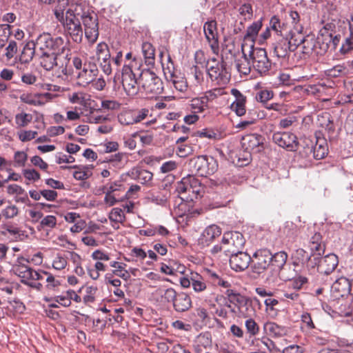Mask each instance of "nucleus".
Masks as SVG:
<instances>
[{
	"label": "nucleus",
	"mask_w": 353,
	"mask_h": 353,
	"mask_svg": "<svg viewBox=\"0 0 353 353\" xmlns=\"http://www.w3.org/2000/svg\"><path fill=\"white\" fill-rule=\"evenodd\" d=\"M56 18L61 21L72 39L81 43L83 39V30L79 19L84 26L85 36L88 41L94 43L99 37V23L97 15L88 10L85 11L80 4H68V0H59L54 10Z\"/></svg>",
	"instance_id": "obj_1"
},
{
	"label": "nucleus",
	"mask_w": 353,
	"mask_h": 353,
	"mask_svg": "<svg viewBox=\"0 0 353 353\" xmlns=\"http://www.w3.org/2000/svg\"><path fill=\"white\" fill-rule=\"evenodd\" d=\"M288 257V254L284 251L272 254L268 250H258L253 255L252 271L260 274L270 270L272 275H279L283 280L290 281L295 276V272H286L287 266L290 267V265L286 264Z\"/></svg>",
	"instance_id": "obj_2"
},
{
	"label": "nucleus",
	"mask_w": 353,
	"mask_h": 353,
	"mask_svg": "<svg viewBox=\"0 0 353 353\" xmlns=\"http://www.w3.org/2000/svg\"><path fill=\"white\" fill-rule=\"evenodd\" d=\"M32 41L37 54L63 50L65 41L61 37L53 38L49 33L43 32L39 34L34 41Z\"/></svg>",
	"instance_id": "obj_3"
},
{
	"label": "nucleus",
	"mask_w": 353,
	"mask_h": 353,
	"mask_svg": "<svg viewBox=\"0 0 353 353\" xmlns=\"http://www.w3.org/2000/svg\"><path fill=\"white\" fill-rule=\"evenodd\" d=\"M139 85L145 94H160L163 90L161 79L150 70H143L141 72Z\"/></svg>",
	"instance_id": "obj_4"
},
{
	"label": "nucleus",
	"mask_w": 353,
	"mask_h": 353,
	"mask_svg": "<svg viewBox=\"0 0 353 353\" xmlns=\"http://www.w3.org/2000/svg\"><path fill=\"white\" fill-rule=\"evenodd\" d=\"M225 66L226 63L223 61H219L215 58L208 61L207 72L212 81L220 85H225L229 82L230 75Z\"/></svg>",
	"instance_id": "obj_5"
},
{
	"label": "nucleus",
	"mask_w": 353,
	"mask_h": 353,
	"mask_svg": "<svg viewBox=\"0 0 353 353\" xmlns=\"http://www.w3.org/2000/svg\"><path fill=\"white\" fill-rule=\"evenodd\" d=\"M252 60L253 68L261 76L267 75L272 68V61L269 59L264 48L252 46L248 54Z\"/></svg>",
	"instance_id": "obj_6"
},
{
	"label": "nucleus",
	"mask_w": 353,
	"mask_h": 353,
	"mask_svg": "<svg viewBox=\"0 0 353 353\" xmlns=\"http://www.w3.org/2000/svg\"><path fill=\"white\" fill-rule=\"evenodd\" d=\"M197 174L208 176L213 174L218 169L217 161L211 156H199L190 161Z\"/></svg>",
	"instance_id": "obj_7"
},
{
	"label": "nucleus",
	"mask_w": 353,
	"mask_h": 353,
	"mask_svg": "<svg viewBox=\"0 0 353 353\" xmlns=\"http://www.w3.org/2000/svg\"><path fill=\"white\" fill-rule=\"evenodd\" d=\"M223 252L227 255H232L240 251L244 246L245 239L239 232H228L223 234L222 238Z\"/></svg>",
	"instance_id": "obj_8"
},
{
	"label": "nucleus",
	"mask_w": 353,
	"mask_h": 353,
	"mask_svg": "<svg viewBox=\"0 0 353 353\" xmlns=\"http://www.w3.org/2000/svg\"><path fill=\"white\" fill-rule=\"evenodd\" d=\"M122 85L126 94L130 97H134L141 88L139 81L128 65H124L122 70Z\"/></svg>",
	"instance_id": "obj_9"
},
{
	"label": "nucleus",
	"mask_w": 353,
	"mask_h": 353,
	"mask_svg": "<svg viewBox=\"0 0 353 353\" xmlns=\"http://www.w3.org/2000/svg\"><path fill=\"white\" fill-rule=\"evenodd\" d=\"M148 114L149 110L146 108L137 110H128L122 111L119 114L117 118L121 125H131L144 120Z\"/></svg>",
	"instance_id": "obj_10"
},
{
	"label": "nucleus",
	"mask_w": 353,
	"mask_h": 353,
	"mask_svg": "<svg viewBox=\"0 0 353 353\" xmlns=\"http://www.w3.org/2000/svg\"><path fill=\"white\" fill-rule=\"evenodd\" d=\"M96 55L103 72L107 75L110 74L112 73L111 54L108 46L104 42L98 43L96 48Z\"/></svg>",
	"instance_id": "obj_11"
},
{
	"label": "nucleus",
	"mask_w": 353,
	"mask_h": 353,
	"mask_svg": "<svg viewBox=\"0 0 353 353\" xmlns=\"http://www.w3.org/2000/svg\"><path fill=\"white\" fill-rule=\"evenodd\" d=\"M273 141L279 146L289 151H296L299 142L296 137L290 132H274L272 135Z\"/></svg>",
	"instance_id": "obj_12"
},
{
	"label": "nucleus",
	"mask_w": 353,
	"mask_h": 353,
	"mask_svg": "<svg viewBox=\"0 0 353 353\" xmlns=\"http://www.w3.org/2000/svg\"><path fill=\"white\" fill-rule=\"evenodd\" d=\"M203 32L212 52L217 54L219 50V46L216 21L215 20H211L205 22L203 25Z\"/></svg>",
	"instance_id": "obj_13"
},
{
	"label": "nucleus",
	"mask_w": 353,
	"mask_h": 353,
	"mask_svg": "<svg viewBox=\"0 0 353 353\" xmlns=\"http://www.w3.org/2000/svg\"><path fill=\"white\" fill-rule=\"evenodd\" d=\"M24 262L28 263L29 261L23 257L18 258L15 264L12 266V271L17 276L21 278V282L26 285L29 281H31L34 270Z\"/></svg>",
	"instance_id": "obj_14"
},
{
	"label": "nucleus",
	"mask_w": 353,
	"mask_h": 353,
	"mask_svg": "<svg viewBox=\"0 0 353 353\" xmlns=\"http://www.w3.org/2000/svg\"><path fill=\"white\" fill-rule=\"evenodd\" d=\"M163 72L166 80L172 83L176 90L181 92L187 90L188 82L185 78L181 74H177L174 68L171 69L170 66H168L166 68H163Z\"/></svg>",
	"instance_id": "obj_15"
},
{
	"label": "nucleus",
	"mask_w": 353,
	"mask_h": 353,
	"mask_svg": "<svg viewBox=\"0 0 353 353\" xmlns=\"http://www.w3.org/2000/svg\"><path fill=\"white\" fill-rule=\"evenodd\" d=\"M250 256L241 250L230 255V265L236 272H241L247 269L251 262Z\"/></svg>",
	"instance_id": "obj_16"
},
{
	"label": "nucleus",
	"mask_w": 353,
	"mask_h": 353,
	"mask_svg": "<svg viewBox=\"0 0 353 353\" xmlns=\"http://www.w3.org/2000/svg\"><path fill=\"white\" fill-rule=\"evenodd\" d=\"M216 97V94L214 91H208L205 95L201 97L192 99L190 102V110L192 113L198 114L203 112L208 108V103L210 101H212Z\"/></svg>",
	"instance_id": "obj_17"
},
{
	"label": "nucleus",
	"mask_w": 353,
	"mask_h": 353,
	"mask_svg": "<svg viewBox=\"0 0 353 353\" xmlns=\"http://www.w3.org/2000/svg\"><path fill=\"white\" fill-rule=\"evenodd\" d=\"M331 292L335 299L348 296L351 292L350 281L345 277H340L333 283Z\"/></svg>",
	"instance_id": "obj_18"
},
{
	"label": "nucleus",
	"mask_w": 353,
	"mask_h": 353,
	"mask_svg": "<svg viewBox=\"0 0 353 353\" xmlns=\"http://www.w3.org/2000/svg\"><path fill=\"white\" fill-rule=\"evenodd\" d=\"M339 263L338 256L334 254H329L321 258L318 262V272L321 274L328 275L337 267Z\"/></svg>",
	"instance_id": "obj_19"
},
{
	"label": "nucleus",
	"mask_w": 353,
	"mask_h": 353,
	"mask_svg": "<svg viewBox=\"0 0 353 353\" xmlns=\"http://www.w3.org/2000/svg\"><path fill=\"white\" fill-rule=\"evenodd\" d=\"M242 147L250 152H258L262 148V137L256 134H247L242 138Z\"/></svg>",
	"instance_id": "obj_20"
},
{
	"label": "nucleus",
	"mask_w": 353,
	"mask_h": 353,
	"mask_svg": "<svg viewBox=\"0 0 353 353\" xmlns=\"http://www.w3.org/2000/svg\"><path fill=\"white\" fill-rule=\"evenodd\" d=\"M221 234V229L216 225L208 226L199 239V244L203 247L208 246L212 241Z\"/></svg>",
	"instance_id": "obj_21"
},
{
	"label": "nucleus",
	"mask_w": 353,
	"mask_h": 353,
	"mask_svg": "<svg viewBox=\"0 0 353 353\" xmlns=\"http://www.w3.org/2000/svg\"><path fill=\"white\" fill-rule=\"evenodd\" d=\"M231 93L235 97V100L230 105L231 110L239 117L244 115L246 112V97L237 89H232Z\"/></svg>",
	"instance_id": "obj_22"
},
{
	"label": "nucleus",
	"mask_w": 353,
	"mask_h": 353,
	"mask_svg": "<svg viewBox=\"0 0 353 353\" xmlns=\"http://www.w3.org/2000/svg\"><path fill=\"white\" fill-rule=\"evenodd\" d=\"M56 60H57L56 67L61 71L64 74H68V65L70 62V49L68 48V42L65 41V46L63 50L59 51L55 50Z\"/></svg>",
	"instance_id": "obj_23"
},
{
	"label": "nucleus",
	"mask_w": 353,
	"mask_h": 353,
	"mask_svg": "<svg viewBox=\"0 0 353 353\" xmlns=\"http://www.w3.org/2000/svg\"><path fill=\"white\" fill-rule=\"evenodd\" d=\"M174 310L178 312L188 311L192 307L190 296L184 292L178 293L173 303Z\"/></svg>",
	"instance_id": "obj_24"
},
{
	"label": "nucleus",
	"mask_w": 353,
	"mask_h": 353,
	"mask_svg": "<svg viewBox=\"0 0 353 353\" xmlns=\"http://www.w3.org/2000/svg\"><path fill=\"white\" fill-rule=\"evenodd\" d=\"M274 54L278 58H285L290 50V43L288 38L282 37L272 43Z\"/></svg>",
	"instance_id": "obj_25"
},
{
	"label": "nucleus",
	"mask_w": 353,
	"mask_h": 353,
	"mask_svg": "<svg viewBox=\"0 0 353 353\" xmlns=\"http://www.w3.org/2000/svg\"><path fill=\"white\" fill-rule=\"evenodd\" d=\"M265 333L272 337H281L287 334L288 328L274 322L268 321L263 325Z\"/></svg>",
	"instance_id": "obj_26"
},
{
	"label": "nucleus",
	"mask_w": 353,
	"mask_h": 353,
	"mask_svg": "<svg viewBox=\"0 0 353 353\" xmlns=\"http://www.w3.org/2000/svg\"><path fill=\"white\" fill-rule=\"evenodd\" d=\"M128 175L133 179L137 180L142 184L147 183L152 181L153 174L152 172L138 167L132 168Z\"/></svg>",
	"instance_id": "obj_27"
},
{
	"label": "nucleus",
	"mask_w": 353,
	"mask_h": 353,
	"mask_svg": "<svg viewBox=\"0 0 353 353\" xmlns=\"http://www.w3.org/2000/svg\"><path fill=\"white\" fill-rule=\"evenodd\" d=\"M243 55L235 59V67L240 74L248 75L250 73L252 65L248 55L244 52V45L241 47Z\"/></svg>",
	"instance_id": "obj_28"
},
{
	"label": "nucleus",
	"mask_w": 353,
	"mask_h": 353,
	"mask_svg": "<svg viewBox=\"0 0 353 353\" xmlns=\"http://www.w3.org/2000/svg\"><path fill=\"white\" fill-rule=\"evenodd\" d=\"M98 70L94 65L84 64L82 71L78 74V77L81 79L83 83L88 84L93 82L97 75Z\"/></svg>",
	"instance_id": "obj_29"
},
{
	"label": "nucleus",
	"mask_w": 353,
	"mask_h": 353,
	"mask_svg": "<svg viewBox=\"0 0 353 353\" xmlns=\"http://www.w3.org/2000/svg\"><path fill=\"white\" fill-rule=\"evenodd\" d=\"M55 53L56 52L54 51L37 54V57L39 59L41 67H43L46 70L49 71L56 67L57 60H56Z\"/></svg>",
	"instance_id": "obj_30"
},
{
	"label": "nucleus",
	"mask_w": 353,
	"mask_h": 353,
	"mask_svg": "<svg viewBox=\"0 0 353 353\" xmlns=\"http://www.w3.org/2000/svg\"><path fill=\"white\" fill-rule=\"evenodd\" d=\"M328 148L324 139L317 138L316 143L313 148L314 157L316 159H322L327 154Z\"/></svg>",
	"instance_id": "obj_31"
},
{
	"label": "nucleus",
	"mask_w": 353,
	"mask_h": 353,
	"mask_svg": "<svg viewBox=\"0 0 353 353\" xmlns=\"http://www.w3.org/2000/svg\"><path fill=\"white\" fill-rule=\"evenodd\" d=\"M110 266L114 269L112 270L113 275L117 276L125 281H128L130 278V272L125 269L126 264L118 261H111Z\"/></svg>",
	"instance_id": "obj_32"
},
{
	"label": "nucleus",
	"mask_w": 353,
	"mask_h": 353,
	"mask_svg": "<svg viewBox=\"0 0 353 353\" xmlns=\"http://www.w3.org/2000/svg\"><path fill=\"white\" fill-rule=\"evenodd\" d=\"M57 219L53 215H47L39 221L37 229L38 231L50 230L57 225Z\"/></svg>",
	"instance_id": "obj_33"
},
{
	"label": "nucleus",
	"mask_w": 353,
	"mask_h": 353,
	"mask_svg": "<svg viewBox=\"0 0 353 353\" xmlns=\"http://www.w3.org/2000/svg\"><path fill=\"white\" fill-rule=\"evenodd\" d=\"M225 294L228 297L229 301L231 303L235 304L237 306L238 310L243 305H245L246 302L249 301L245 296L240 294L239 293L235 292L232 290H228Z\"/></svg>",
	"instance_id": "obj_34"
},
{
	"label": "nucleus",
	"mask_w": 353,
	"mask_h": 353,
	"mask_svg": "<svg viewBox=\"0 0 353 353\" xmlns=\"http://www.w3.org/2000/svg\"><path fill=\"white\" fill-rule=\"evenodd\" d=\"M154 48L150 43L144 42L142 44V53L146 65H153L154 64Z\"/></svg>",
	"instance_id": "obj_35"
},
{
	"label": "nucleus",
	"mask_w": 353,
	"mask_h": 353,
	"mask_svg": "<svg viewBox=\"0 0 353 353\" xmlns=\"http://www.w3.org/2000/svg\"><path fill=\"white\" fill-rule=\"evenodd\" d=\"M34 55L37 56V50L32 41H30L23 48L20 57V61L25 63H29Z\"/></svg>",
	"instance_id": "obj_36"
},
{
	"label": "nucleus",
	"mask_w": 353,
	"mask_h": 353,
	"mask_svg": "<svg viewBox=\"0 0 353 353\" xmlns=\"http://www.w3.org/2000/svg\"><path fill=\"white\" fill-rule=\"evenodd\" d=\"M350 35L345 39V43L342 45L341 51L347 53L353 50V14L349 19Z\"/></svg>",
	"instance_id": "obj_37"
},
{
	"label": "nucleus",
	"mask_w": 353,
	"mask_h": 353,
	"mask_svg": "<svg viewBox=\"0 0 353 353\" xmlns=\"http://www.w3.org/2000/svg\"><path fill=\"white\" fill-rule=\"evenodd\" d=\"M185 183H186V186L189 188V193L192 192V194H199L201 192V183L198 179H196L193 176H188L185 177Z\"/></svg>",
	"instance_id": "obj_38"
},
{
	"label": "nucleus",
	"mask_w": 353,
	"mask_h": 353,
	"mask_svg": "<svg viewBox=\"0 0 353 353\" xmlns=\"http://www.w3.org/2000/svg\"><path fill=\"white\" fill-rule=\"evenodd\" d=\"M157 293L161 295L163 301L168 303H174L178 293L172 288L168 289L159 288L157 290Z\"/></svg>",
	"instance_id": "obj_39"
},
{
	"label": "nucleus",
	"mask_w": 353,
	"mask_h": 353,
	"mask_svg": "<svg viewBox=\"0 0 353 353\" xmlns=\"http://www.w3.org/2000/svg\"><path fill=\"white\" fill-rule=\"evenodd\" d=\"M208 276L214 285L221 286L224 288H229L231 287V284L229 281L224 280L215 272L209 271L208 272Z\"/></svg>",
	"instance_id": "obj_40"
},
{
	"label": "nucleus",
	"mask_w": 353,
	"mask_h": 353,
	"mask_svg": "<svg viewBox=\"0 0 353 353\" xmlns=\"http://www.w3.org/2000/svg\"><path fill=\"white\" fill-rule=\"evenodd\" d=\"M311 255L309 254L305 250L302 248L297 249L293 254L294 259V265H298L299 263H305L311 259Z\"/></svg>",
	"instance_id": "obj_41"
},
{
	"label": "nucleus",
	"mask_w": 353,
	"mask_h": 353,
	"mask_svg": "<svg viewBox=\"0 0 353 353\" xmlns=\"http://www.w3.org/2000/svg\"><path fill=\"white\" fill-rule=\"evenodd\" d=\"M192 286L196 292H203L206 289L203 279L198 274H192Z\"/></svg>",
	"instance_id": "obj_42"
},
{
	"label": "nucleus",
	"mask_w": 353,
	"mask_h": 353,
	"mask_svg": "<svg viewBox=\"0 0 353 353\" xmlns=\"http://www.w3.org/2000/svg\"><path fill=\"white\" fill-rule=\"evenodd\" d=\"M303 27L300 26V28H296L298 31L297 35H292L291 38L288 39L289 43H290V50L294 51L299 46H301V43L304 41V37L300 33L302 30Z\"/></svg>",
	"instance_id": "obj_43"
},
{
	"label": "nucleus",
	"mask_w": 353,
	"mask_h": 353,
	"mask_svg": "<svg viewBox=\"0 0 353 353\" xmlns=\"http://www.w3.org/2000/svg\"><path fill=\"white\" fill-rule=\"evenodd\" d=\"M347 73L348 69L344 65H337L326 70L327 75L331 77L344 76Z\"/></svg>",
	"instance_id": "obj_44"
},
{
	"label": "nucleus",
	"mask_w": 353,
	"mask_h": 353,
	"mask_svg": "<svg viewBox=\"0 0 353 353\" xmlns=\"http://www.w3.org/2000/svg\"><path fill=\"white\" fill-rule=\"evenodd\" d=\"M261 27V21H257L252 23L249 27H248L245 37L250 38L253 40L257 36Z\"/></svg>",
	"instance_id": "obj_45"
},
{
	"label": "nucleus",
	"mask_w": 353,
	"mask_h": 353,
	"mask_svg": "<svg viewBox=\"0 0 353 353\" xmlns=\"http://www.w3.org/2000/svg\"><path fill=\"white\" fill-rule=\"evenodd\" d=\"M17 52V45L14 41H10L8 46L5 48V53L2 55L6 61H10Z\"/></svg>",
	"instance_id": "obj_46"
},
{
	"label": "nucleus",
	"mask_w": 353,
	"mask_h": 353,
	"mask_svg": "<svg viewBox=\"0 0 353 353\" xmlns=\"http://www.w3.org/2000/svg\"><path fill=\"white\" fill-rule=\"evenodd\" d=\"M109 219L111 221L122 223L124 222L125 216L122 209L114 208L111 210L109 214Z\"/></svg>",
	"instance_id": "obj_47"
},
{
	"label": "nucleus",
	"mask_w": 353,
	"mask_h": 353,
	"mask_svg": "<svg viewBox=\"0 0 353 353\" xmlns=\"http://www.w3.org/2000/svg\"><path fill=\"white\" fill-rule=\"evenodd\" d=\"M310 248L311 251L310 255L314 257V260H316L319 256L323 254L325 250V246L323 243H310Z\"/></svg>",
	"instance_id": "obj_48"
},
{
	"label": "nucleus",
	"mask_w": 353,
	"mask_h": 353,
	"mask_svg": "<svg viewBox=\"0 0 353 353\" xmlns=\"http://www.w3.org/2000/svg\"><path fill=\"white\" fill-rule=\"evenodd\" d=\"M32 116L30 114L21 112L16 114L15 122L19 127H26L32 121Z\"/></svg>",
	"instance_id": "obj_49"
},
{
	"label": "nucleus",
	"mask_w": 353,
	"mask_h": 353,
	"mask_svg": "<svg viewBox=\"0 0 353 353\" xmlns=\"http://www.w3.org/2000/svg\"><path fill=\"white\" fill-rule=\"evenodd\" d=\"M245 326L248 333L252 336L257 335L259 332L258 324L252 318H249L245 321Z\"/></svg>",
	"instance_id": "obj_50"
},
{
	"label": "nucleus",
	"mask_w": 353,
	"mask_h": 353,
	"mask_svg": "<svg viewBox=\"0 0 353 353\" xmlns=\"http://www.w3.org/2000/svg\"><path fill=\"white\" fill-rule=\"evenodd\" d=\"M197 343L204 348L211 347L212 343L211 334L209 332L201 333L197 336Z\"/></svg>",
	"instance_id": "obj_51"
},
{
	"label": "nucleus",
	"mask_w": 353,
	"mask_h": 353,
	"mask_svg": "<svg viewBox=\"0 0 353 353\" xmlns=\"http://www.w3.org/2000/svg\"><path fill=\"white\" fill-rule=\"evenodd\" d=\"M28 159L27 154L23 151H17L14 155V166L23 167L25 165Z\"/></svg>",
	"instance_id": "obj_52"
},
{
	"label": "nucleus",
	"mask_w": 353,
	"mask_h": 353,
	"mask_svg": "<svg viewBox=\"0 0 353 353\" xmlns=\"http://www.w3.org/2000/svg\"><path fill=\"white\" fill-rule=\"evenodd\" d=\"M239 12L243 19L246 21L251 19L253 14L252 8L250 3H244L239 8Z\"/></svg>",
	"instance_id": "obj_53"
},
{
	"label": "nucleus",
	"mask_w": 353,
	"mask_h": 353,
	"mask_svg": "<svg viewBox=\"0 0 353 353\" xmlns=\"http://www.w3.org/2000/svg\"><path fill=\"white\" fill-rule=\"evenodd\" d=\"M19 214V209L14 205H10L2 210L1 215L6 219H13Z\"/></svg>",
	"instance_id": "obj_54"
},
{
	"label": "nucleus",
	"mask_w": 353,
	"mask_h": 353,
	"mask_svg": "<svg viewBox=\"0 0 353 353\" xmlns=\"http://www.w3.org/2000/svg\"><path fill=\"white\" fill-rule=\"evenodd\" d=\"M20 99L23 103L29 105H38L42 103L37 99L35 95L31 94L23 93L20 96Z\"/></svg>",
	"instance_id": "obj_55"
},
{
	"label": "nucleus",
	"mask_w": 353,
	"mask_h": 353,
	"mask_svg": "<svg viewBox=\"0 0 353 353\" xmlns=\"http://www.w3.org/2000/svg\"><path fill=\"white\" fill-rule=\"evenodd\" d=\"M240 316L243 318H251L254 313V309L252 306V303L250 301L246 302V305H243L239 310Z\"/></svg>",
	"instance_id": "obj_56"
},
{
	"label": "nucleus",
	"mask_w": 353,
	"mask_h": 353,
	"mask_svg": "<svg viewBox=\"0 0 353 353\" xmlns=\"http://www.w3.org/2000/svg\"><path fill=\"white\" fill-rule=\"evenodd\" d=\"M67 263L66 258L58 254L53 261L52 267L55 270H61L66 267Z\"/></svg>",
	"instance_id": "obj_57"
},
{
	"label": "nucleus",
	"mask_w": 353,
	"mask_h": 353,
	"mask_svg": "<svg viewBox=\"0 0 353 353\" xmlns=\"http://www.w3.org/2000/svg\"><path fill=\"white\" fill-rule=\"evenodd\" d=\"M270 30L275 31L277 34H281V23L276 16H273L270 21Z\"/></svg>",
	"instance_id": "obj_58"
},
{
	"label": "nucleus",
	"mask_w": 353,
	"mask_h": 353,
	"mask_svg": "<svg viewBox=\"0 0 353 353\" xmlns=\"http://www.w3.org/2000/svg\"><path fill=\"white\" fill-rule=\"evenodd\" d=\"M68 99L70 103L80 105H83L85 101V95L82 92H73L72 94L69 95Z\"/></svg>",
	"instance_id": "obj_59"
},
{
	"label": "nucleus",
	"mask_w": 353,
	"mask_h": 353,
	"mask_svg": "<svg viewBox=\"0 0 353 353\" xmlns=\"http://www.w3.org/2000/svg\"><path fill=\"white\" fill-rule=\"evenodd\" d=\"M191 73L194 77L196 84H201L203 81V73L198 66L192 67Z\"/></svg>",
	"instance_id": "obj_60"
},
{
	"label": "nucleus",
	"mask_w": 353,
	"mask_h": 353,
	"mask_svg": "<svg viewBox=\"0 0 353 353\" xmlns=\"http://www.w3.org/2000/svg\"><path fill=\"white\" fill-rule=\"evenodd\" d=\"M274 96L273 92L268 90H261L257 95V99L263 103H266Z\"/></svg>",
	"instance_id": "obj_61"
},
{
	"label": "nucleus",
	"mask_w": 353,
	"mask_h": 353,
	"mask_svg": "<svg viewBox=\"0 0 353 353\" xmlns=\"http://www.w3.org/2000/svg\"><path fill=\"white\" fill-rule=\"evenodd\" d=\"M37 134V131L24 130L19 133V137L21 141L26 142L34 139Z\"/></svg>",
	"instance_id": "obj_62"
},
{
	"label": "nucleus",
	"mask_w": 353,
	"mask_h": 353,
	"mask_svg": "<svg viewBox=\"0 0 353 353\" xmlns=\"http://www.w3.org/2000/svg\"><path fill=\"white\" fill-rule=\"evenodd\" d=\"M26 179L30 181H36L40 179L39 173L34 169H26L23 170Z\"/></svg>",
	"instance_id": "obj_63"
},
{
	"label": "nucleus",
	"mask_w": 353,
	"mask_h": 353,
	"mask_svg": "<svg viewBox=\"0 0 353 353\" xmlns=\"http://www.w3.org/2000/svg\"><path fill=\"white\" fill-rule=\"evenodd\" d=\"M296 121L295 117H288L280 120L279 128L281 129H288Z\"/></svg>",
	"instance_id": "obj_64"
}]
</instances>
